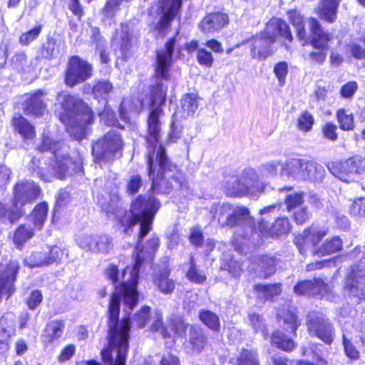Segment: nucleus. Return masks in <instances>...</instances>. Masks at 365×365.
Here are the masks:
<instances>
[{
  "mask_svg": "<svg viewBox=\"0 0 365 365\" xmlns=\"http://www.w3.org/2000/svg\"><path fill=\"white\" fill-rule=\"evenodd\" d=\"M272 343L277 348L285 351H292L296 346L294 341L280 331H276L272 334Z\"/></svg>",
  "mask_w": 365,
  "mask_h": 365,
  "instance_id": "58836bf2",
  "label": "nucleus"
},
{
  "mask_svg": "<svg viewBox=\"0 0 365 365\" xmlns=\"http://www.w3.org/2000/svg\"><path fill=\"white\" fill-rule=\"evenodd\" d=\"M48 206L47 204L43 202L35 207L31 216V220L34 226L41 230L47 217Z\"/></svg>",
  "mask_w": 365,
  "mask_h": 365,
  "instance_id": "ea45409f",
  "label": "nucleus"
},
{
  "mask_svg": "<svg viewBox=\"0 0 365 365\" xmlns=\"http://www.w3.org/2000/svg\"><path fill=\"white\" fill-rule=\"evenodd\" d=\"M228 16L223 12H214L207 15L203 23H228Z\"/></svg>",
  "mask_w": 365,
  "mask_h": 365,
  "instance_id": "69168bd1",
  "label": "nucleus"
},
{
  "mask_svg": "<svg viewBox=\"0 0 365 365\" xmlns=\"http://www.w3.org/2000/svg\"><path fill=\"white\" fill-rule=\"evenodd\" d=\"M113 239L108 235H83L77 239L78 246L86 252L108 254L113 248Z\"/></svg>",
  "mask_w": 365,
  "mask_h": 365,
  "instance_id": "9d476101",
  "label": "nucleus"
},
{
  "mask_svg": "<svg viewBox=\"0 0 365 365\" xmlns=\"http://www.w3.org/2000/svg\"><path fill=\"white\" fill-rule=\"evenodd\" d=\"M130 0H108L103 9V14L108 19L113 18L121 6H124Z\"/></svg>",
  "mask_w": 365,
  "mask_h": 365,
  "instance_id": "de8ad7c7",
  "label": "nucleus"
},
{
  "mask_svg": "<svg viewBox=\"0 0 365 365\" xmlns=\"http://www.w3.org/2000/svg\"><path fill=\"white\" fill-rule=\"evenodd\" d=\"M197 108V96L194 94H185L180 100V106L178 108L175 116L183 118L192 116Z\"/></svg>",
  "mask_w": 365,
  "mask_h": 365,
  "instance_id": "4be33fe9",
  "label": "nucleus"
},
{
  "mask_svg": "<svg viewBox=\"0 0 365 365\" xmlns=\"http://www.w3.org/2000/svg\"><path fill=\"white\" fill-rule=\"evenodd\" d=\"M99 115L101 120L108 126H115L118 123L114 113L108 107H106Z\"/></svg>",
  "mask_w": 365,
  "mask_h": 365,
  "instance_id": "774afa93",
  "label": "nucleus"
},
{
  "mask_svg": "<svg viewBox=\"0 0 365 365\" xmlns=\"http://www.w3.org/2000/svg\"><path fill=\"white\" fill-rule=\"evenodd\" d=\"M64 327V322L62 320H55L48 323L43 335L44 341L51 343L60 337L63 334Z\"/></svg>",
  "mask_w": 365,
  "mask_h": 365,
  "instance_id": "7c9ffc66",
  "label": "nucleus"
},
{
  "mask_svg": "<svg viewBox=\"0 0 365 365\" xmlns=\"http://www.w3.org/2000/svg\"><path fill=\"white\" fill-rule=\"evenodd\" d=\"M15 129L24 139H32L35 136L34 128L21 115L13 118Z\"/></svg>",
  "mask_w": 365,
  "mask_h": 365,
  "instance_id": "72a5a7b5",
  "label": "nucleus"
},
{
  "mask_svg": "<svg viewBox=\"0 0 365 365\" xmlns=\"http://www.w3.org/2000/svg\"><path fill=\"white\" fill-rule=\"evenodd\" d=\"M175 43L174 38L170 39L165 44V50H160L157 52L155 73L158 78L168 79L169 77Z\"/></svg>",
  "mask_w": 365,
  "mask_h": 365,
  "instance_id": "2eb2a0df",
  "label": "nucleus"
},
{
  "mask_svg": "<svg viewBox=\"0 0 365 365\" xmlns=\"http://www.w3.org/2000/svg\"><path fill=\"white\" fill-rule=\"evenodd\" d=\"M143 185L141 177L138 175H133L130 177L126 185V192L133 195L137 193Z\"/></svg>",
  "mask_w": 365,
  "mask_h": 365,
  "instance_id": "4d7b16f0",
  "label": "nucleus"
},
{
  "mask_svg": "<svg viewBox=\"0 0 365 365\" xmlns=\"http://www.w3.org/2000/svg\"><path fill=\"white\" fill-rule=\"evenodd\" d=\"M42 31V26L38 25L28 31L23 33L19 37V43L24 46H28L36 40Z\"/></svg>",
  "mask_w": 365,
  "mask_h": 365,
  "instance_id": "3c124183",
  "label": "nucleus"
},
{
  "mask_svg": "<svg viewBox=\"0 0 365 365\" xmlns=\"http://www.w3.org/2000/svg\"><path fill=\"white\" fill-rule=\"evenodd\" d=\"M255 290L257 294V297L260 300H267L274 296L279 295L281 292V287L279 284H257Z\"/></svg>",
  "mask_w": 365,
  "mask_h": 365,
  "instance_id": "4c0bfd02",
  "label": "nucleus"
},
{
  "mask_svg": "<svg viewBox=\"0 0 365 365\" xmlns=\"http://www.w3.org/2000/svg\"><path fill=\"white\" fill-rule=\"evenodd\" d=\"M337 119L340 128L344 130H350L354 128V117L352 113L344 109L337 111Z\"/></svg>",
  "mask_w": 365,
  "mask_h": 365,
  "instance_id": "49530a36",
  "label": "nucleus"
},
{
  "mask_svg": "<svg viewBox=\"0 0 365 365\" xmlns=\"http://www.w3.org/2000/svg\"><path fill=\"white\" fill-rule=\"evenodd\" d=\"M113 90L112 84L107 81L97 82L93 88V94L98 101H106L107 97Z\"/></svg>",
  "mask_w": 365,
  "mask_h": 365,
  "instance_id": "a19ab883",
  "label": "nucleus"
},
{
  "mask_svg": "<svg viewBox=\"0 0 365 365\" xmlns=\"http://www.w3.org/2000/svg\"><path fill=\"white\" fill-rule=\"evenodd\" d=\"M123 146L120 135L110 130L93 145V155L99 160L111 161L121 155Z\"/></svg>",
  "mask_w": 365,
  "mask_h": 365,
  "instance_id": "39448f33",
  "label": "nucleus"
},
{
  "mask_svg": "<svg viewBox=\"0 0 365 365\" xmlns=\"http://www.w3.org/2000/svg\"><path fill=\"white\" fill-rule=\"evenodd\" d=\"M274 73L278 79L279 86H283L288 73L287 63L284 61L277 63L274 68Z\"/></svg>",
  "mask_w": 365,
  "mask_h": 365,
  "instance_id": "bf43d9fd",
  "label": "nucleus"
},
{
  "mask_svg": "<svg viewBox=\"0 0 365 365\" xmlns=\"http://www.w3.org/2000/svg\"><path fill=\"white\" fill-rule=\"evenodd\" d=\"M182 0H163L160 2L158 23H169L178 19Z\"/></svg>",
  "mask_w": 365,
  "mask_h": 365,
  "instance_id": "a211bd4d",
  "label": "nucleus"
},
{
  "mask_svg": "<svg viewBox=\"0 0 365 365\" xmlns=\"http://www.w3.org/2000/svg\"><path fill=\"white\" fill-rule=\"evenodd\" d=\"M343 345L346 355L351 359H357L359 356V351L351 344L350 340L343 335Z\"/></svg>",
  "mask_w": 365,
  "mask_h": 365,
  "instance_id": "338daca9",
  "label": "nucleus"
},
{
  "mask_svg": "<svg viewBox=\"0 0 365 365\" xmlns=\"http://www.w3.org/2000/svg\"><path fill=\"white\" fill-rule=\"evenodd\" d=\"M240 180L242 185H247L249 188L255 190L256 198L263 192L264 186L259 180V176L255 170L251 168L244 170L241 174Z\"/></svg>",
  "mask_w": 365,
  "mask_h": 365,
  "instance_id": "b1692460",
  "label": "nucleus"
},
{
  "mask_svg": "<svg viewBox=\"0 0 365 365\" xmlns=\"http://www.w3.org/2000/svg\"><path fill=\"white\" fill-rule=\"evenodd\" d=\"M91 75V66L78 57L74 56L70 60L65 81L67 86L73 87L79 83L85 81Z\"/></svg>",
  "mask_w": 365,
  "mask_h": 365,
  "instance_id": "9b49d317",
  "label": "nucleus"
},
{
  "mask_svg": "<svg viewBox=\"0 0 365 365\" xmlns=\"http://www.w3.org/2000/svg\"><path fill=\"white\" fill-rule=\"evenodd\" d=\"M350 212L354 216H365V197H360L354 201Z\"/></svg>",
  "mask_w": 365,
  "mask_h": 365,
  "instance_id": "0e129e2a",
  "label": "nucleus"
},
{
  "mask_svg": "<svg viewBox=\"0 0 365 365\" xmlns=\"http://www.w3.org/2000/svg\"><path fill=\"white\" fill-rule=\"evenodd\" d=\"M290 223L287 217H279L273 224L270 233L277 235L287 234L290 231Z\"/></svg>",
  "mask_w": 365,
  "mask_h": 365,
  "instance_id": "09e8293b",
  "label": "nucleus"
},
{
  "mask_svg": "<svg viewBox=\"0 0 365 365\" xmlns=\"http://www.w3.org/2000/svg\"><path fill=\"white\" fill-rule=\"evenodd\" d=\"M349 49L354 58L358 60L365 58V43L362 39L351 42L349 45Z\"/></svg>",
  "mask_w": 365,
  "mask_h": 365,
  "instance_id": "603ef678",
  "label": "nucleus"
},
{
  "mask_svg": "<svg viewBox=\"0 0 365 365\" xmlns=\"http://www.w3.org/2000/svg\"><path fill=\"white\" fill-rule=\"evenodd\" d=\"M342 247V240L338 236H334L325 240L321 244L320 247H316L314 251V255L323 257L332 255L340 251Z\"/></svg>",
  "mask_w": 365,
  "mask_h": 365,
  "instance_id": "393cba45",
  "label": "nucleus"
},
{
  "mask_svg": "<svg viewBox=\"0 0 365 365\" xmlns=\"http://www.w3.org/2000/svg\"><path fill=\"white\" fill-rule=\"evenodd\" d=\"M166 93L167 87L161 83H156L151 88L146 140L149 149V176L153 180L151 189L154 192L168 194L173 190H187L188 184L180 169L168 160L165 149L160 143V118L164 114L162 106L165 103Z\"/></svg>",
  "mask_w": 365,
  "mask_h": 365,
  "instance_id": "f257e3e1",
  "label": "nucleus"
},
{
  "mask_svg": "<svg viewBox=\"0 0 365 365\" xmlns=\"http://www.w3.org/2000/svg\"><path fill=\"white\" fill-rule=\"evenodd\" d=\"M153 322L150 327L153 331L160 332L163 337H170V334L163 327L161 314L156 312L153 317Z\"/></svg>",
  "mask_w": 365,
  "mask_h": 365,
  "instance_id": "052dcab7",
  "label": "nucleus"
},
{
  "mask_svg": "<svg viewBox=\"0 0 365 365\" xmlns=\"http://www.w3.org/2000/svg\"><path fill=\"white\" fill-rule=\"evenodd\" d=\"M190 325L186 324L181 318L177 317L171 322V329L175 334L184 336L187 329H190Z\"/></svg>",
  "mask_w": 365,
  "mask_h": 365,
  "instance_id": "13d9d810",
  "label": "nucleus"
},
{
  "mask_svg": "<svg viewBox=\"0 0 365 365\" xmlns=\"http://www.w3.org/2000/svg\"><path fill=\"white\" fill-rule=\"evenodd\" d=\"M249 321L255 331H261L264 337L267 336L264 320L260 315L255 313L250 314Z\"/></svg>",
  "mask_w": 365,
  "mask_h": 365,
  "instance_id": "5fc2aeb1",
  "label": "nucleus"
},
{
  "mask_svg": "<svg viewBox=\"0 0 365 365\" xmlns=\"http://www.w3.org/2000/svg\"><path fill=\"white\" fill-rule=\"evenodd\" d=\"M51 160V163L48 165L47 163H45V165L46 167H39V160L36 159V158H34L30 164V169L36 173L37 176L39 177L43 180L46 181L44 179L45 178H43L42 175L44 174V175H48L52 173V168L55 167L56 170L57 171H59L58 165L56 164V159L55 157H52V158H49ZM46 182H49L48 180H46Z\"/></svg>",
  "mask_w": 365,
  "mask_h": 365,
  "instance_id": "e433bc0d",
  "label": "nucleus"
},
{
  "mask_svg": "<svg viewBox=\"0 0 365 365\" xmlns=\"http://www.w3.org/2000/svg\"><path fill=\"white\" fill-rule=\"evenodd\" d=\"M197 60L200 65L206 67H211L214 61L212 53L205 48L198 50Z\"/></svg>",
  "mask_w": 365,
  "mask_h": 365,
  "instance_id": "680f3d73",
  "label": "nucleus"
},
{
  "mask_svg": "<svg viewBox=\"0 0 365 365\" xmlns=\"http://www.w3.org/2000/svg\"><path fill=\"white\" fill-rule=\"evenodd\" d=\"M92 38L96 43V50L99 52L101 61L103 63L108 62V55L105 52L106 41L100 36L99 29L97 27L92 29Z\"/></svg>",
  "mask_w": 365,
  "mask_h": 365,
  "instance_id": "37998d69",
  "label": "nucleus"
},
{
  "mask_svg": "<svg viewBox=\"0 0 365 365\" xmlns=\"http://www.w3.org/2000/svg\"><path fill=\"white\" fill-rule=\"evenodd\" d=\"M63 256V250L53 246L47 251L34 252L25 259V264L29 267L48 266L54 262H58Z\"/></svg>",
  "mask_w": 365,
  "mask_h": 365,
  "instance_id": "ddd939ff",
  "label": "nucleus"
},
{
  "mask_svg": "<svg viewBox=\"0 0 365 365\" xmlns=\"http://www.w3.org/2000/svg\"><path fill=\"white\" fill-rule=\"evenodd\" d=\"M339 1L340 0H322L318 11L321 19L328 22L334 21Z\"/></svg>",
  "mask_w": 365,
  "mask_h": 365,
  "instance_id": "c85d7f7f",
  "label": "nucleus"
},
{
  "mask_svg": "<svg viewBox=\"0 0 365 365\" xmlns=\"http://www.w3.org/2000/svg\"><path fill=\"white\" fill-rule=\"evenodd\" d=\"M41 153H44L45 158H52L55 157L58 165L59 171L56 170L55 167L52 168V173L48 175H44L46 180L51 181L55 177L59 179H63L66 176L72 175L73 173H76L81 168V162L77 160L73 162L69 158H66L63 154L66 150V146L63 145L61 141H54L48 137L43 136L41 145L38 148Z\"/></svg>",
  "mask_w": 365,
  "mask_h": 365,
  "instance_id": "7ed1b4c3",
  "label": "nucleus"
},
{
  "mask_svg": "<svg viewBox=\"0 0 365 365\" xmlns=\"http://www.w3.org/2000/svg\"><path fill=\"white\" fill-rule=\"evenodd\" d=\"M303 172V180L319 181L323 178L325 170L317 162L304 159Z\"/></svg>",
  "mask_w": 365,
  "mask_h": 365,
  "instance_id": "cd10ccee",
  "label": "nucleus"
},
{
  "mask_svg": "<svg viewBox=\"0 0 365 365\" xmlns=\"http://www.w3.org/2000/svg\"><path fill=\"white\" fill-rule=\"evenodd\" d=\"M311 29V44L318 51L310 52L309 57L312 61L322 64L327 58V43L331 40V36L322 30L320 24H313Z\"/></svg>",
  "mask_w": 365,
  "mask_h": 365,
  "instance_id": "1a4fd4ad",
  "label": "nucleus"
},
{
  "mask_svg": "<svg viewBox=\"0 0 365 365\" xmlns=\"http://www.w3.org/2000/svg\"><path fill=\"white\" fill-rule=\"evenodd\" d=\"M298 294L327 297L329 293V286L321 279L307 280L298 283L294 287Z\"/></svg>",
  "mask_w": 365,
  "mask_h": 365,
  "instance_id": "f3484780",
  "label": "nucleus"
},
{
  "mask_svg": "<svg viewBox=\"0 0 365 365\" xmlns=\"http://www.w3.org/2000/svg\"><path fill=\"white\" fill-rule=\"evenodd\" d=\"M307 327L309 334L316 336L327 344L332 341L333 329L327 319L321 314L309 313L307 316Z\"/></svg>",
  "mask_w": 365,
  "mask_h": 365,
  "instance_id": "f8f14e48",
  "label": "nucleus"
},
{
  "mask_svg": "<svg viewBox=\"0 0 365 365\" xmlns=\"http://www.w3.org/2000/svg\"><path fill=\"white\" fill-rule=\"evenodd\" d=\"M279 322L287 331L295 332L299 326L297 317L294 311L284 309L278 316Z\"/></svg>",
  "mask_w": 365,
  "mask_h": 365,
  "instance_id": "473e14b6",
  "label": "nucleus"
},
{
  "mask_svg": "<svg viewBox=\"0 0 365 365\" xmlns=\"http://www.w3.org/2000/svg\"><path fill=\"white\" fill-rule=\"evenodd\" d=\"M218 221L222 226H235L244 222H252L248 209L245 207H233L228 203L220 206Z\"/></svg>",
  "mask_w": 365,
  "mask_h": 365,
  "instance_id": "6e6552de",
  "label": "nucleus"
},
{
  "mask_svg": "<svg viewBox=\"0 0 365 365\" xmlns=\"http://www.w3.org/2000/svg\"><path fill=\"white\" fill-rule=\"evenodd\" d=\"M251 56L252 58L265 59L271 56L275 48L273 44L276 41V37L267 32L260 33L251 40Z\"/></svg>",
  "mask_w": 365,
  "mask_h": 365,
  "instance_id": "4468645a",
  "label": "nucleus"
},
{
  "mask_svg": "<svg viewBox=\"0 0 365 365\" xmlns=\"http://www.w3.org/2000/svg\"><path fill=\"white\" fill-rule=\"evenodd\" d=\"M51 160V163L48 165L47 163H45V165L46 167H39V160L36 159V158H34L30 164V169L36 173L37 176L39 177L43 180L46 181L44 179L45 178H43L42 175L44 174V175H48L52 173V168L55 167L56 170L57 171H59L58 165L56 164V159L55 157H52V158H49ZM46 182H49L48 180H46Z\"/></svg>",
  "mask_w": 365,
  "mask_h": 365,
  "instance_id": "c9c22d12",
  "label": "nucleus"
},
{
  "mask_svg": "<svg viewBox=\"0 0 365 365\" xmlns=\"http://www.w3.org/2000/svg\"><path fill=\"white\" fill-rule=\"evenodd\" d=\"M200 321L212 331H218L220 327L219 317L214 312L202 310L199 315Z\"/></svg>",
  "mask_w": 365,
  "mask_h": 365,
  "instance_id": "79ce46f5",
  "label": "nucleus"
},
{
  "mask_svg": "<svg viewBox=\"0 0 365 365\" xmlns=\"http://www.w3.org/2000/svg\"><path fill=\"white\" fill-rule=\"evenodd\" d=\"M34 232L30 227H27L25 225H21L16 230L14 236V241L18 247H20L24 242L32 237Z\"/></svg>",
  "mask_w": 365,
  "mask_h": 365,
  "instance_id": "a18cd8bd",
  "label": "nucleus"
},
{
  "mask_svg": "<svg viewBox=\"0 0 365 365\" xmlns=\"http://www.w3.org/2000/svg\"><path fill=\"white\" fill-rule=\"evenodd\" d=\"M224 190L226 195L230 197L247 195L250 197L256 198L255 190L249 188L247 185H242L239 179L234 177L226 182Z\"/></svg>",
  "mask_w": 365,
  "mask_h": 365,
  "instance_id": "aec40b11",
  "label": "nucleus"
},
{
  "mask_svg": "<svg viewBox=\"0 0 365 365\" xmlns=\"http://www.w3.org/2000/svg\"><path fill=\"white\" fill-rule=\"evenodd\" d=\"M206 342L207 338L202 329L200 327L191 325L190 327L187 347L196 353H199L204 348Z\"/></svg>",
  "mask_w": 365,
  "mask_h": 365,
  "instance_id": "a878e982",
  "label": "nucleus"
},
{
  "mask_svg": "<svg viewBox=\"0 0 365 365\" xmlns=\"http://www.w3.org/2000/svg\"><path fill=\"white\" fill-rule=\"evenodd\" d=\"M304 159L292 158L282 166L280 175L287 180H303Z\"/></svg>",
  "mask_w": 365,
  "mask_h": 365,
  "instance_id": "6ab92c4d",
  "label": "nucleus"
},
{
  "mask_svg": "<svg viewBox=\"0 0 365 365\" xmlns=\"http://www.w3.org/2000/svg\"><path fill=\"white\" fill-rule=\"evenodd\" d=\"M329 171L344 182L354 180L365 170V158L354 156L344 161L329 163L327 165Z\"/></svg>",
  "mask_w": 365,
  "mask_h": 365,
  "instance_id": "423d86ee",
  "label": "nucleus"
},
{
  "mask_svg": "<svg viewBox=\"0 0 365 365\" xmlns=\"http://www.w3.org/2000/svg\"><path fill=\"white\" fill-rule=\"evenodd\" d=\"M190 267L186 274L187 279L193 283L202 284L206 281V276L201 271L197 269L192 256L190 257Z\"/></svg>",
  "mask_w": 365,
  "mask_h": 365,
  "instance_id": "c03bdc74",
  "label": "nucleus"
},
{
  "mask_svg": "<svg viewBox=\"0 0 365 365\" xmlns=\"http://www.w3.org/2000/svg\"><path fill=\"white\" fill-rule=\"evenodd\" d=\"M327 229L310 228L304 232V237L302 242H297V246L301 254L304 255L307 250H310L314 255L316 247H320L319 242L327 235Z\"/></svg>",
  "mask_w": 365,
  "mask_h": 365,
  "instance_id": "dca6fc26",
  "label": "nucleus"
},
{
  "mask_svg": "<svg viewBox=\"0 0 365 365\" xmlns=\"http://www.w3.org/2000/svg\"><path fill=\"white\" fill-rule=\"evenodd\" d=\"M56 47V41L53 38H48L47 41L43 44L41 50V57L51 59L53 58Z\"/></svg>",
  "mask_w": 365,
  "mask_h": 365,
  "instance_id": "e2e57ef3",
  "label": "nucleus"
},
{
  "mask_svg": "<svg viewBox=\"0 0 365 365\" xmlns=\"http://www.w3.org/2000/svg\"><path fill=\"white\" fill-rule=\"evenodd\" d=\"M230 362L235 365H259L257 351L248 349H242Z\"/></svg>",
  "mask_w": 365,
  "mask_h": 365,
  "instance_id": "f704fd0d",
  "label": "nucleus"
},
{
  "mask_svg": "<svg viewBox=\"0 0 365 365\" xmlns=\"http://www.w3.org/2000/svg\"><path fill=\"white\" fill-rule=\"evenodd\" d=\"M150 319V308L149 307L144 306L139 312L135 314L133 322L138 327L143 328L146 326Z\"/></svg>",
  "mask_w": 365,
  "mask_h": 365,
  "instance_id": "8fccbe9b",
  "label": "nucleus"
},
{
  "mask_svg": "<svg viewBox=\"0 0 365 365\" xmlns=\"http://www.w3.org/2000/svg\"><path fill=\"white\" fill-rule=\"evenodd\" d=\"M314 124L313 116L307 111L302 113L297 120V125L299 129L302 131H309L312 129Z\"/></svg>",
  "mask_w": 365,
  "mask_h": 365,
  "instance_id": "6e6d98bb",
  "label": "nucleus"
},
{
  "mask_svg": "<svg viewBox=\"0 0 365 365\" xmlns=\"http://www.w3.org/2000/svg\"><path fill=\"white\" fill-rule=\"evenodd\" d=\"M257 264V269L265 278L273 274L276 271L277 259L271 256H261L255 259Z\"/></svg>",
  "mask_w": 365,
  "mask_h": 365,
  "instance_id": "2f4dec72",
  "label": "nucleus"
},
{
  "mask_svg": "<svg viewBox=\"0 0 365 365\" xmlns=\"http://www.w3.org/2000/svg\"><path fill=\"white\" fill-rule=\"evenodd\" d=\"M154 284L164 294H171L175 288V281L170 278V270L165 268L156 273L153 279Z\"/></svg>",
  "mask_w": 365,
  "mask_h": 365,
  "instance_id": "5701e85b",
  "label": "nucleus"
},
{
  "mask_svg": "<svg viewBox=\"0 0 365 365\" xmlns=\"http://www.w3.org/2000/svg\"><path fill=\"white\" fill-rule=\"evenodd\" d=\"M344 292L356 302L365 300V267H351L344 281Z\"/></svg>",
  "mask_w": 365,
  "mask_h": 365,
  "instance_id": "0eeeda50",
  "label": "nucleus"
},
{
  "mask_svg": "<svg viewBox=\"0 0 365 365\" xmlns=\"http://www.w3.org/2000/svg\"><path fill=\"white\" fill-rule=\"evenodd\" d=\"M288 211H292L298 207H300L303 202V193H293L288 195L284 200Z\"/></svg>",
  "mask_w": 365,
  "mask_h": 365,
  "instance_id": "864d4df0",
  "label": "nucleus"
},
{
  "mask_svg": "<svg viewBox=\"0 0 365 365\" xmlns=\"http://www.w3.org/2000/svg\"><path fill=\"white\" fill-rule=\"evenodd\" d=\"M45 94L43 91L39 90L31 95L25 103L24 113L36 117L42 115L46 110V105L42 99Z\"/></svg>",
  "mask_w": 365,
  "mask_h": 365,
  "instance_id": "412c9836",
  "label": "nucleus"
},
{
  "mask_svg": "<svg viewBox=\"0 0 365 365\" xmlns=\"http://www.w3.org/2000/svg\"><path fill=\"white\" fill-rule=\"evenodd\" d=\"M113 41L120 46L122 54L125 58L131 47L130 35L128 24H119V28L115 29V34Z\"/></svg>",
  "mask_w": 365,
  "mask_h": 365,
  "instance_id": "bb28decb",
  "label": "nucleus"
},
{
  "mask_svg": "<svg viewBox=\"0 0 365 365\" xmlns=\"http://www.w3.org/2000/svg\"><path fill=\"white\" fill-rule=\"evenodd\" d=\"M56 101L62 108L60 120L66 126L68 132L77 140L85 138L88 126L93 120L91 109L81 99L66 91L59 93Z\"/></svg>",
  "mask_w": 365,
  "mask_h": 365,
  "instance_id": "f03ea898",
  "label": "nucleus"
},
{
  "mask_svg": "<svg viewBox=\"0 0 365 365\" xmlns=\"http://www.w3.org/2000/svg\"><path fill=\"white\" fill-rule=\"evenodd\" d=\"M143 107V102L139 98H133L131 100L124 99L120 107V118L125 121L128 120L129 117L127 115L128 113H139Z\"/></svg>",
  "mask_w": 365,
  "mask_h": 365,
  "instance_id": "c756f323",
  "label": "nucleus"
},
{
  "mask_svg": "<svg viewBox=\"0 0 365 365\" xmlns=\"http://www.w3.org/2000/svg\"><path fill=\"white\" fill-rule=\"evenodd\" d=\"M39 193V188L33 182L16 184L12 207L0 202V221L3 223H14L24 214L21 207L34 201Z\"/></svg>",
  "mask_w": 365,
  "mask_h": 365,
  "instance_id": "20e7f679",
  "label": "nucleus"
}]
</instances>
